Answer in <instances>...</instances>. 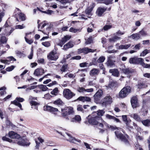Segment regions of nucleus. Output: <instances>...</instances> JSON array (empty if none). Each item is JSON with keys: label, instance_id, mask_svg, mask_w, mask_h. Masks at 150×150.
<instances>
[{"label": "nucleus", "instance_id": "nucleus-2", "mask_svg": "<svg viewBox=\"0 0 150 150\" xmlns=\"http://www.w3.org/2000/svg\"><path fill=\"white\" fill-rule=\"evenodd\" d=\"M131 88L130 86L124 87L119 93V97L122 98L125 97L131 92Z\"/></svg>", "mask_w": 150, "mask_h": 150}, {"label": "nucleus", "instance_id": "nucleus-5", "mask_svg": "<svg viewBox=\"0 0 150 150\" xmlns=\"http://www.w3.org/2000/svg\"><path fill=\"white\" fill-rule=\"evenodd\" d=\"M115 134L117 137L121 141L125 143L128 142V136L127 135H124L122 134L118 130L115 132Z\"/></svg>", "mask_w": 150, "mask_h": 150}, {"label": "nucleus", "instance_id": "nucleus-43", "mask_svg": "<svg viewBox=\"0 0 150 150\" xmlns=\"http://www.w3.org/2000/svg\"><path fill=\"white\" fill-rule=\"evenodd\" d=\"M114 64V63L113 61L110 59H109L108 61L107 62V64L108 66H111L112 65Z\"/></svg>", "mask_w": 150, "mask_h": 150}, {"label": "nucleus", "instance_id": "nucleus-3", "mask_svg": "<svg viewBox=\"0 0 150 150\" xmlns=\"http://www.w3.org/2000/svg\"><path fill=\"white\" fill-rule=\"evenodd\" d=\"M62 115L64 117H66L67 116L74 114V111L73 108L71 107H69L62 109Z\"/></svg>", "mask_w": 150, "mask_h": 150}, {"label": "nucleus", "instance_id": "nucleus-28", "mask_svg": "<svg viewBox=\"0 0 150 150\" xmlns=\"http://www.w3.org/2000/svg\"><path fill=\"white\" fill-rule=\"evenodd\" d=\"M109 72L112 73L113 75L117 77L119 75V72L118 70L116 69H110Z\"/></svg>", "mask_w": 150, "mask_h": 150}, {"label": "nucleus", "instance_id": "nucleus-42", "mask_svg": "<svg viewBox=\"0 0 150 150\" xmlns=\"http://www.w3.org/2000/svg\"><path fill=\"white\" fill-rule=\"evenodd\" d=\"M149 50L146 49L143 51L140 54L141 56H144L149 53Z\"/></svg>", "mask_w": 150, "mask_h": 150}, {"label": "nucleus", "instance_id": "nucleus-4", "mask_svg": "<svg viewBox=\"0 0 150 150\" xmlns=\"http://www.w3.org/2000/svg\"><path fill=\"white\" fill-rule=\"evenodd\" d=\"M75 94L68 88H65L63 91V95L67 99H70L75 96Z\"/></svg>", "mask_w": 150, "mask_h": 150}, {"label": "nucleus", "instance_id": "nucleus-26", "mask_svg": "<svg viewBox=\"0 0 150 150\" xmlns=\"http://www.w3.org/2000/svg\"><path fill=\"white\" fill-rule=\"evenodd\" d=\"M81 120V117L79 115H76L71 119V121L72 122H79Z\"/></svg>", "mask_w": 150, "mask_h": 150}, {"label": "nucleus", "instance_id": "nucleus-45", "mask_svg": "<svg viewBox=\"0 0 150 150\" xmlns=\"http://www.w3.org/2000/svg\"><path fill=\"white\" fill-rule=\"evenodd\" d=\"M19 17L22 21H24L25 19L24 15L23 13H20L18 14Z\"/></svg>", "mask_w": 150, "mask_h": 150}, {"label": "nucleus", "instance_id": "nucleus-23", "mask_svg": "<svg viewBox=\"0 0 150 150\" xmlns=\"http://www.w3.org/2000/svg\"><path fill=\"white\" fill-rule=\"evenodd\" d=\"M7 60H1V62L5 64H7L9 61H16V59H15L13 57L10 56L7 57Z\"/></svg>", "mask_w": 150, "mask_h": 150}, {"label": "nucleus", "instance_id": "nucleus-47", "mask_svg": "<svg viewBox=\"0 0 150 150\" xmlns=\"http://www.w3.org/2000/svg\"><path fill=\"white\" fill-rule=\"evenodd\" d=\"M85 43L86 44H88L91 43L92 42V40L91 37H90L87 39H86Z\"/></svg>", "mask_w": 150, "mask_h": 150}, {"label": "nucleus", "instance_id": "nucleus-19", "mask_svg": "<svg viewBox=\"0 0 150 150\" xmlns=\"http://www.w3.org/2000/svg\"><path fill=\"white\" fill-rule=\"evenodd\" d=\"M106 10V8H104L99 7L97 9L96 12L97 14L99 16H102Z\"/></svg>", "mask_w": 150, "mask_h": 150}, {"label": "nucleus", "instance_id": "nucleus-18", "mask_svg": "<svg viewBox=\"0 0 150 150\" xmlns=\"http://www.w3.org/2000/svg\"><path fill=\"white\" fill-rule=\"evenodd\" d=\"M131 103L132 107L133 108H136L138 106L137 99L136 97H134L132 98L131 100Z\"/></svg>", "mask_w": 150, "mask_h": 150}, {"label": "nucleus", "instance_id": "nucleus-33", "mask_svg": "<svg viewBox=\"0 0 150 150\" xmlns=\"http://www.w3.org/2000/svg\"><path fill=\"white\" fill-rule=\"evenodd\" d=\"M142 124L146 126H149L150 125V121L149 120H146L142 121Z\"/></svg>", "mask_w": 150, "mask_h": 150}, {"label": "nucleus", "instance_id": "nucleus-9", "mask_svg": "<svg viewBox=\"0 0 150 150\" xmlns=\"http://www.w3.org/2000/svg\"><path fill=\"white\" fill-rule=\"evenodd\" d=\"M136 64H140L144 67L145 68H150V64H146L144 63V59L142 58L136 57Z\"/></svg>", "mask_w": 150, "mask_h": 150}, {"label": "nucleus", "instance_id": "nucleus-10", "mask_svg": "<svg viewBox=\"0 0 150 150\" xmlns=\"http://www.w3.org/2000/svg\"><path fill=\"white\" fill-rule=\"evenodd\" d=\"M102 120L101 118L98 116L93 117L88 120V122L90 124L93 125H97L98 123V120Z\"/></svg>", "mask_w": 150, "mask_h": 150}, {"label": "nucleus", "instance_id": "nucleus-55", "mask_svg": "<svg viewBox=\"0 0 150 150\" xmlns=\"http://www.w3.org/2000/svg\"><path fill=\"white\" fill-rule=\"evenodd\" d=\"M111 28L112 25H105L103 27V29L105 30H107Z\"/></svg>", "mask_w": 150, "mask_h": 150}, {"label": "nucleus", "instance_id": "nucleus-14", "mask_svg": "<svg viewBox=\"0 0 150 150\" xmlns=\"http://www.w3.org/2000/svg\"><path fill=\"white\" fill-rule=\"evenodd\" d=\"M48 23L46 21H44L40 23V24H39L38 25V31H42L45 34H46L47 35H48V34L49 33V32H48L45 33L44 32V31H42L40 29H42L46 26L47 25L48 26Z\"/></svg>", "mask_w": 150, "mask_h": 150}, {"label": "nucleus", "instance_id": "nucleus-46", "mask_svg": "<svg viewBox=\"0 0 150 150\" xmlns=\"http://www.w3.org/2000/svg\"><path fill=\"white\" fill-rule=\"evenodd\" d=\"M2 139L4 141H7L9 142H11L12 141V140L9 138L6 137L5 136L3 137H2Z\"/></svg>", "mask_w": 150, "mask_h": 150}, {"label": "nucleus", "instance_id": "nucleus-62", "mask_svg": "<svg viewBox=\"0 0 150 150\" xmlns=\"http://www.w3.org/2000/svg\"><path fill=\"white\" fill-rule=\"evenodd\" d=\"M131 120H128L127 121L125 122V123L126 124V125L130 128H131V126L130 125V123L131 122Z\"/></svg>", "mask_w": 150, "mask_h": 150}, {"label": "nucleus", "instance_id": "nucleus-49", "mask_svg": "<svg viewBox=\"0 0 150 150\" xmlns=\"http://www.w3.org/2000/svg\"><path fill=\"white\" fill-rule=\"evenodd\" d=\"M15 68V66L12 65L7 68L6 70L7 71H10L13 70Z\"/></svg>", "mask_w": 150, "mask_h": 150}, {"label": "nucleus", "instance_id": "nucleus-13", "mask_svg": "<svg viewBox=\"0 0 150 150\" xmlns=\"http://www.w3.org/2000/svg\"><path fill=\"white\" fill-rule=\"evenodd\" d=\"M96 50H92L88 47H84L79 49L78 52L79 53H83L85 54H87L89 52H93Z\"/></svg>", "mask_w": 150, "mask_h": 150}, {"label": "nucleus", "instance_id": "nucleus-54", "mask_svg": "<svg viewBox=\"0 0 150 150\" xmlns=\"http://www.w3.org/2000/svg\"><path fill=\"white\" fill-rule=\"evenodd\" d=\"M67 67V65H63L61 69V71L62 72H65L66 71Z\"/></svg>", "mask_w": 150, "mask_h": 150}, {"label": "nucleus", "instance_id": "nucleus-38", "mask_svg": "<svg viewBox=\"0 0 150 150\" xmlns=\"http://www.w3.org/2000/svg\"><path fill=\"white\" fill-rule=\"evenodd\" d=\"M136 57L131 58L129 59V62L130 64H136Z\"/></svg>", "mask_w": 150, "mask_h": 150}, {"label": "nucleus", "instance_id": "nucleus-24", "mask_svg": "<svg viewBox=\"0 0 150 150\" xmlns=\"http://www.w3.org/2000/svg\"><path fill=\"white\" fill-rule=\"evenodd\" d=\"M130 116L137 121L140 122L141 121L140 116L137 113L132 114Z\"/></svg>", "mask_w": 150, "mask_h": 150}, {"label": "nucleus", "instance_id": "nucleus-44", "mask_svg": "<svg viewBox=\"0 0 150 150\" xmlns=\"http://www.w3.org/2000/svg\"><path fill=\"white\" fill-rule=\"evenodd\" d=\"M105 112L103 110H99L98 111L97 114L98 116H101L104 114Z\"/></svg>", "mask_w": 150, "mask_h": 150}, {"label": "nucleus", "instance_id": "nucleus-63", "mask_svg": "<svg viewBox=\"0 0 150 150\" xmlns=\"http://www.w3.org/2000/svg\"><path fill=\"white\" fill-rule=\"evenodd\" d=\"M77 110L78 111H82L83 110V108L82 105H79L77 106Z\"/></svg>", "mask_w": 150, "mask_h": 150}, {"label": "nucleus", "instance_id": "nucleus-27", "mask_svg": "<svg viewBox=\"0 0 150 150\" xmlns=\"http://www.w3.org/2000/svg\"><path fill=\"white\" fill-rule=\"evenodd\" d=\"M100 3H102L108 5L112 4V3L113 0H97Z\"/></svg>", "mask_w": 150, "mask_h": 150}, {"label": "nucleus", "instance_id": "nucleus-11", "mask_svg": "<svg viewBox=\"0 0 150 150\" xmlns=\"http://www.w3.org/2000/svg\"><path fill=\"white\" fill-rule=\"evenodd\" d=\"M102 91L100 89L98 90L93 96L95 101L96 102H97L99 101L100 100L101 97L102 96Z\"/></svg>", "mask_w": 150, "mask_h": 150}, {"label": "nucleus", "instance_id": "nucleus-32", "mask_svg": "<svg viewBox=\"0 0 150 150\" xmlns=\"http://www.w3.org/2000/svg\"><path fill=\"white\" fill-rule=\"evenodd\" d=\"M7 41V39L5 36H2L0 39V45L1 44L6 43Z\"/></svg>", "mask_w": 150, "mask_h": 150}, {"label": "nucleus", "instance_id": "nucleus-34", "mask_svg": "<svg viewBox=\"0 0 150 150\" xmlns=\"http://www.w3.org/2000/svg\"><path fill=\"white\" fill-rule=\"evenodd\" d=\"M117 86V83L114 82H110L108 85L109 87L111 89L116 87Z\"/></svg>", "mask_w": 150, "mask_h": 150}, {"label": "nucleus", "instance_id": "nucleus-51", "mask_svg": "<svg viewBox=\"0 0 150 150\" xmlns=\"http://www.w3.org/2000/svg\"><path fill=\"white\" fill-rule=\"evenodd\" d=\"M25 39L26 42L29 44L30 45L33 42V41L32 40H29L26 37H25Z\"/></svg>", "mask_w": 150, "mask_h": 150}, {"label": "nucleus", "instance_id": "nucleus-37", "mask_svg": "<svg viewBox=\"0 0 150 150\" xmlns=\"http://www.w3.org/2000/svg\"><path fill=\"white\" fill-rule=\"evenodd\" d=\"M115 35V36H114L113 37H112V38H111L109 39V40L110 42L116 41L117 40H119L120 39V37L116 36V35Z\"/></svg>", "mask_w": 150, "mask_h": 150}, {"label": "nucleus", "instance_id": "nucleus-8", "mask_svg": "<svg viewBox=\"0 0 150 150\" xmlns=\"http://www.w3.org/2000/svg\"><path fill=\"white\" fill-rule=\"evenodd\" d=\"M17 144L21 146H28L30 144V142L26 138H21L20 140L17 142Z\"/></svg>", "mask_w": 150, "mask_h": 150}, {"label": "nucleus", "instance_id": "nucleus-16", "mask_svg": "<svg viewBox=\"0 0 150 150\" xmlns=\"http://www.w3.org/2000/svg\"><path fill=\"white\" fill-rule=\"evenodd\" d=\"M9 137L11 139H19L21 137L20 135L14 131H10L8 133Z\"/></svg>", "mask_w": 150, "mask_h": 150}, {"label": "nucleus", "instance_id": "nucleus-22", "mask_svg": "<svg viewBox=\"0 0 150 150\" xmlns=\"http://www.w3.org/2000/svg\"><path fill=\"white\" fill-rule=\"evenodd\" d=\"M99 72L100 71L99 69L94 68L90 71V74L91 76H96L98 75Z\"/></svg>", "mask_w": 150, "mask_h": 150}, {"label": "nucleus", "instance_id": "nucleus-30", "mask_svg": "<svg viewBox=\"0 0 150 150\" xmlns=\"http://www.w3.org/2000/svg\"><path fill=\"white\" fill-rule=\"evenodd\" d=\"M140 35L138 33H135L133 34L130 36V37L132 38L134 40H138L140 38Z\"/></svg>", "mask_w": 150, "mask_h": 150}, {"label": "nucleus", "instance_id": "nucleus-17", "mask_svg": "<svg viewBox=\"0 0 150 150\" xmlns=\"http://www.w3.org/2000/svg\"><path fill=\"white\" fill-rule=\"evenodd\" d=\"M44 73V70L42 68H38L35 70L34 75L36 76H40Z\"/></svg>", "mask_w": 150, "mask_h": 150}, {"label": "nucleus", "instance_id": "nucleus-61", "mask_svg": "<svg viewBox=\"0 0 150 150\" xmlns=\"http://www.w3.org/2000/svg\"><path fill=\"white\" fill-rule=\"evenodd\" d=\"M33 55V48H31L30 53V55L29 56H28V58L30 59H31L32 58Z\"/></svg>", "mask_w": 150, "mask_h": 150}, {"label": "nucleus", "instance_id": "nucleus-48", "mask_svg": "<svg viewBox=\"0 0 150 150\" xmlns=\"http://www.w3.org/2000/svg\"><path fill=\"white\" fill-rule=\"evenodd\" d=\"M25 27V26L24 25V24H22V25H16L15 26V28L16 29H22L23 28H24Z\"/></svg>", "mask_w": 150, "mask_h": 150}, {"label": "nucleus", "instance_id": "nucleus-25", "mask_svg": "<svg viewBox=\"0 0 150 150\" xmlns=\"http://www.w3.org/2000/svg\"><path fill=\"white\" fill-rule=\"evenodd\" d=\"M77 100L83 102L85 101L89 102L91 100V98L87 96H80L77 99Z\"/></svg>", "mask_w": 150, "mask_h": 150}, {"label": "nucleus", "instance_id": "nucleus-15", "mask_svg": "<svg viewBox=\"0 0 150 150\" xmlns=\"http://www.w3.org/2000/svg\"><path fill=\"white\" fill-rule=\"evenodd\" d=\"M112 102V97L109 95H107L104 99V101L102 103V105L106 106V104H110Z\"/></svg>", "mask_w": 150, "mask_h": 150}, {"label": "nucleus", "instance_id": "nucleus-31", "mask_svg": "<svg viewBox=\"0 0 150 150\" xmlns=\"http://www.w3.org/2000/svg\"><path fill=\"white\" fill-rule=\"evenodd\" d=\"M92 10V8H88L86 9L85 11V13L87 15L91 16V12ZM87 17L90 18V17L89 16H88Z\"/></svg>", "mask_w": 150, "mask_h": 150}, {"label": "nucleus", "instance_id": "nucleus-53", "mask_svg": "<svg viewBox=\"0 0 150 150\" xmlns=\"http://www.w3.org/2000/svg\"><path fill=\"white\" fill-rule=\"evenodd\" d=\"M42 45L46 47H48L50 45V43L48 41L42 42Z\"/></svg>", "mask_w": 150, "mask_h": 150}, {"label": "nucleus", "instance_id": "nucleus-29", "mask_svg": "<svg viewBox=\"0 0 150 150\" xmlns=\"http://www.w3.org/2000/svg\"><path fill=\"white\" fill-rule=\"evenodd\" d=\"M130 46V44L121 45L119 46L118 49L119 50L127 49Z\"/></svg>", "mask_w": 150, "mask_h": 150}, {"label": "nucleus", "instance_id": "nucleus-60", "mask_svg": "<svg viewBox=\"0 0 150 150\" xmlns=\"http://www.w3.org/2000/svg\"><path fill=\"white\" fill-rule=\"evenodd\" d=\"M106 117L109 119L113 120L114 118V116L111 115L109 114H107L105 115Z\"/></svg>", "mask_w": 150, "mask_h": 150}, {"label": "nucleus", "instance_id": "nucleus-12", "mask_svg": "<svg viewBox=\"0 0 150 150\" xmlns=\"http://www.w3.org/2000/svg\"><path fill=\"white\" fill-rule=\"evenodd\" d=\"M47 58L48 59L52 60H56L58 58V56L56 52L53 51L51 52L47 55Z\"/></svg>", "mask_w": 150, "mask_h": 150}, {"label": "nucleus", "instance_id": "nucleus-52", "mask_svg": "<svg viewBox=\"0 0 150 150\" xmlns=\"http://www.w3.org/2000/svg\"><path fill=\"white\" fill-rule=\"evenodd\" d=\"M30 103L32 106L33 105L36 106L39 105V103H38L33 100L30 101ZM31 108H33L32 107Z\"/></svg>", "mask_w": 150, "mask_h": 150}, {"label": "nucleus", "instance_id": "nucleus-64", "mask_svg": "<svg viewBox=\"0 0 150 150\" xmlns=\"http://www.w3.org/2000/svg\"><path fill=\"white\" fill-rule=\"evenodd\" d=\"M143 76L145 77L150 78V73H146L144 74Z\"/></svg>", "mask_w": 150, "mask_h": 150}, {"label": "nucleus", "instance_id": "nucleus-40", "mask_svg": "<svg viewBox=\"0 0 150 150\" xmlns=\"http://www.w3.org/2000/svg\"><path fill=\"white\" fill-rule=\"evenodd\" d=\"M105 59V58L104 56H101L97 60V62L99 63L103 62Z\"/></svg>", "mask_w": 150, "mask_h": 150}, {"label": "nucleus", "instance_id": "nucleus-7", "mask_svg": "<svg viewBox=\"0 0 150 150\" xmlns=\"http://www.w3.org/2000/svg\"><path fill=\"white\" fill-rule=\"evenodd\" d=\"M93 89L92 88L86 89L82 87H79L77 89V91L78 92L83 94H86L87 93L91 92L93 91Z\"/></svg>", "mask_w": 150, "mask_h": 150}, {"label": "nucleus", "instance_id": "nucleus-39", "mask_svg": "<svg viewBox=\"0 0 150 150\" xmlns=\"http://www.w3.org/2000/svg\"><path fill=\"white\" fill-rule=\"evenodd\" d=\"M39 87L42 91H46L48 89L46 86L43 85H40Z\"/></svg>", "mask_w": 150, "mask_h": 150}, {"label": "nucleus", "instance_id": "nucleus-57", "mask_svg": "<svg viewBox=\"0 0 150 150\" xmlns=\"http://www.w3.org/2000/svg\"><path fill=\"white\" fill-rule=\"evenodd\" d=\"M62 102L60 99H58L55 100L54 103L55 104H60L62 103Z\"/></svg>", "mask_w": 150, "mask_h": 150}, {"label": "nucleus", "instance_id": "nucleus-21", "mask_svg": "<svg viewBox=\"0 0 150 150\" xmlns=\"http://www.w3.org/2000/svg\"><path fill=\"white\" fill-rule=\"evenodd\" d=\"M73 46V42L71 41H69L64 46L63 49L64 50H67L69 48L72 47Z\"/></svg>", "mask_w": 150, "mask_h": 150}, {"label": "nucleus", "instance_id": "nucleus-50", "mask_svg": "<svg viewBox=\"0 0 150 150\" xmlns=\"http://www.w3.org/2000/svg\"><path fill=\"white\" fill-rule=\"evenodd\" d=\"M52 107L50 106L46 105V106L44 107V109L45 110H48L51 112L52 110Z\"/></svg>", "mask_w": 150, "mask_h": 150}, {"label": "nucleus", "instance_id": "nucleus-41", "mask_svg": "<svg viewBox=\"0 0 150 150\" xmlns=\"http://www.w3.org/2000/svg\"><path fill=\"white\" fill-rule=\"evenodd\" d=\"M58 92V90L57 88H54L52 91L51 93L52 94L56 95Z\"/></svg>", "mask_w": 150, "mask_h": 150}, {"label": "nucleus", "instance_id": "nucleus-20", "mask_svg": "<svg viewBox=\"0 0 150 150\" xmlns=\"http://www.w3.org/2000/svg\"><path fill=\"white\" fill-rule=\"evenodd\" d=\"M122 71L128 76H130L131 74L133 72V70L131 68H125L122 69Z\"/></svg>", "mask_w": 150, "mask_h": 150}, {"label": "nucleus", "instance_id": "nucleus-56", "mask_svg": "<svg viewBox=\"0 0 150 150\" xmlns=\"http://www.w3.org/2000/svg\"><path fill=\"white\" fill-rule=\"evenodd\" d=\"M141 44L139 43L138 44H137L134 47V48L136 50H139L141 48Z\"/></svg>", "mask_w": 150, "mask_h": 150}, {"label": "nucleus", "instance_id": "nucleus-36", "mask_svg": "<svg viewBox=\"0 0 150 150\" xmlns=\"http://www.w3.org/2000/svg\"><path fill=\"white\" fill-rule=\"evenodd\" d=\"M69 31L74 33L79 32L81 31V29H76L73 27H71L69 29Z\"/></svg>", "mask_w": 150, "mask_h": 150}, {"label": "nucleus", "instance_id": "nucleus-59", "mask_svg": "<svg viewBox=\"0 0 150 150\" xmlns=\"http://www.w3.org/2000/svg\"><path fill=\"white\" fill-rule=\"evenodd\" d=\"M62 4H65L68 2L69 0H56Z\"/></svg>", "mask_w": 150, "mask_h": 150}, {"label": "nucleus", "instance_id": "nucleus-1", "mask_svg": "<svg viewBox=\"0 0 150 150\" xmlns=\"http://www.w3.org/2000/svg\"><path fill=\"white\" fill-rule=\"evenodd\" d=\"M62 136V138L66 140L67 141L70 142L75 144L76 142L80 143L81 141L80 140L76 139L75 137H72L70 134L66 132L65 134H63L62 133L59 132Z\"/></svg>", "mask_w": 150, "mask_h": 150}, {"label": "nucleus", "instance_id": "nucleus-6", "mask_svg": "<svg viewBox=\"0 0 150 150\" xmlns=\"http://www.w3.org/2000/svg\"><path fill=\"white\" fill-rule=\"evenodd\" d=\"M24 100V99L21 97H17L16 98V100L13 101L11 102V103L19 107L21 110H23V109L22 107V105L21 104L19 103L18 102H22Z\"/></svg>", "mask_w": 150, "mask_h": 150}, {"label": "nucleus", "instance_id": "nucleus-58", "mask_svg": "<svg viewBox=\"0 0 150 150\" xmlns=\"http://www.w3.org/2000/svg\"><path fill=\"white\" fill-rule=\"evenodd\" d=\"M142 44L144 45H149V40H144L142 41Z\"/></svg>", "mask_w": 150, "mask_h": 150}, {"label": "nucleus", "instance_id": "nucleus-35", "mask_svg": "<svg viewBox=\"0 0 150 150\" xmlns=\"http://www.w3.org/2000/svg\"><path fill=\"white\" fill-rule=\"evenodd\" d=\"M71 38V36L69 35H67L63 38L62 40L64 43H65L67 41L69 40Z\"/></svg>", "mask_w": 150, "mask_h": 150}]
</instances>
